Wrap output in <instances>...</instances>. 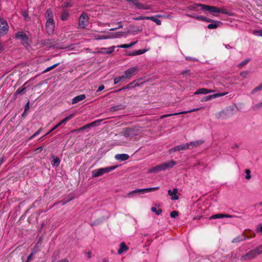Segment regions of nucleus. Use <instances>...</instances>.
I'll list each match as a JSON object with an SVG mask.
<instances>
[{
    "mask_svg": "<svg viewBox=\"0 0 262 262\" xmlns=\"http://www.w3.org/2000/svg\"><path fill=\"white\" fill-rule=\"evenodd\" d=\"M142 127L134 126L125 128L121 135L129 140L137 141L142 137Z\"/></svg>",
    "mask_w": 262,
    "mask_h": 262,
    "instance_id": "1",
    "label": "nucleus"
},
{
    "mask_svg": "<svg viewBox=\"0 0 262 262\" xmlns=\"http://www.w3.org/2000/svg\"><path fill=\"white\" fill-rule=\"evenodd\" d=\"M45 17L47 19L46 29L48 34H52L55 30V23L53 19V14L51 9L47 10L45 13Z\"/></svg>",
    "mask_w": 262,
    "mask_h": 262,
    "instance_id": "2",
    "label": "nucleus"
},
{
    "mask_svg": "<svg viewBox=\"0 0 262 262\" xmlns=\"http://www.w3.org/2000/svg\"><path fill=\"white\" fill-rule=\"evenodd\" d=\"M17 40L25 48H28L32 43V37L30 32L23 31L17 32Z\"/></svg>",
    "mask_w": 262,
    "mask_h": 262,
    "instance_id": "3",
    "label": "nucleus"
},
{
    "mask_svg": "<svg viewBox=\"0 0 262 262\" xmlns=\"http://www.w3.org/2000/svg\"><path fill=\"white\" fill-rule=\"evenodd\" d=\"M117 166H112L110 167H106L104 168H101L97 169H95L92 172V176L93 177H98L103 175L105 173L113 171L117 168Z\"/></svg>",
    "mask_w": 262,
    "mask_h": 262,
    "instance_id": "4",
    "label": "nucleus"
},
{
    "mask_svg": "<svg viewBox=\"0 0 262 262\" xmlns=\"http://www.w3.org/2000/svg\"><path fill=\"white\" fill-rule=\"evenodd\" d=\"M89 18L88 14L83 12L79 18L78 28L80 29H85L89 25Z\"/></svg>",
    "mask_w": 262,
    "mask_h": 262,
    "instance_id": "5",
    "label": "nucleus"
},
{
    "mask_svg": "<svg viewBox=\"0 0 262 262\" xmlns=\"http://www.w3.org/2000/svg\"><path fill=\"white\" fill-rule=\"evenodd\" d=\"M128 3H132L139 10H150L151 6L146 4L140 3L138 0H126Z\"/></svg>",
    "mask_w": 262,
    "mask_h": 262,
    "instance_id": "6",
    "label": "nucleus"
},
{
    "mask_svg": "<svg viewBox=\"0 0 262 262\" xmlns=\"http://www.w3.org/2000/svg\"><path fill=\"white\" fill-rule=\"evenodd\" d=\"M258 255V254L255 250V249H253L249 251H248L246 254L243 255L241 257V261H245V260H249L251 259L255 258Z\"/></svg>",
    "mask_w": 262,
    "mask_h": 262,
    "instance_id": "7",
    "label": "nucleus"
},
{
    "mask_svg": "<svg viewBox=\"0 0 262 262\" xmlns=\"http://www.w3.org/2000/svg\"><path fill=\"white\" fill-rule=\"evenodd\" d=\"M9 29V26L7 21L0 18V37L6 35Z\"/></svg>",
    "mask_w": 262,
    "mask_h": 262,
    "instance_id": "8",
    "label": "nucleus"
},
{
    "mask_svg": "<svg viewBox=\"0 0 262 262\" xmlns=\"http://www.w3.org/2000/svg\"><path fill=\"white\" fill-rule=\"evenodd\" d=\"M159 189V187H151V188H143V189H136L135 190H133L129 193H128V195H130L131 194L137 193H146L152 191H155Z\"/></svg>",
    "mask_w": 262,
    "mask_h": 262,
    "instance_id": "9",
    "label": "nucleus"
},
{
    "mask_svg": "<svg viewBox=\"0 0 262 262\" xmlns=\"http://www.w3.org/2000/svg\"><path fill=\"white\" fill-rule=\"evenodd\" d=\"M200 109H201V108H193L192 110H190L187 111H183V112H181L179 113H173V114H168L163 115L160 116V119H163L164 118L169 117H170L172 116H176V115H181V114H185L198 111L200 110Z\"/></svg>",
    "mask_w": 262,
    "mask_h": 262,
    "instance_id": "10",
    "label": "nucleus"
},
{
    "mask_svg": "<svg viewBox=\"0 0 262 262\" xmlns=\"http://www.w3.org/2000/svg\"><path fill=\"white\" fill-rule=\"evenodd\" d=\"M73 116L74 115L73 114H71V115L66 117L62 120H61L58 124H57L55 126H54L46 135L49 134L50 133L52 132L55 129H56L57 127H58L60 125H61L63 124H66L69 120H70L71 119H72L73 118Z\"/></svg>",
    "mask_w": 262,
    "mask_h": 262,
    "instance_id": "11",
    "label": "nucleus"
},
{
    "mask_svg": "<svg viewBox=\"0 0 262 262\" xmlns=\"http://www.w3.org/2000/svg\"><path fill=\"white\" fill-rule=\"evenodd\" d=\"M227 94H228V92H224V93H218L214 94L213 95H208V96H206L203 97L201 99V101H202V102L207 101L211 99H214L217 97L224 96Z\"/></svg>",
    "mask_w": 262,
    "mask_h": 262,
    "instance_id": "12",
    "label": "nucleus"
},
{
    "mask_svg": "<svg viewBox=\"0 0 262 262\" xmlns=\"http://www.w3.org/2000/svg\"><path fill=\"white\" fill-rule=\"evenodd\" d=\"M138 71V68L136 67H134L129 68L128 69L126 70L125 71L124 76L125 78H130Z\"/></svg>",
    "mask_w": 262,
    "mask_h": 262,
    "instance_id": "13",
    "label": "nucleus"
},
{
    "mask_svg": "<svg viewBox=\"0 0 262 262\" xmlns=\"http://www.w3.org/2000/svg\"><path fill=\"white\" fill-rule=\"evenodd\" d=\"M189 149V145L186 144H181L179 145H177L171 148L169 150V151L170 152H175L180 151L181 150H186Z\"/></svg>",
    "mask_w": 262,
    "mask_h": 262,
    "instance_id": "14",
    "label": "nucleus"
},
{
    "mask_svg": "<svg viewBox=\"0 0 262 262\" xmlns=\"http://www.w3.org/2000/svg\"><path fill=\"white\" fill-rule=\"evenodd\" d=\"M177 164V162L173 160H170L168 162L162 163L163 167L164 170H166L168 168L173 167L175 165Z\"/></svg>",
    "mask_w": 262,
    "mask_h": 262,
    "instance_id": "15",
    "label": "nucleus"
},
{
    "mask_svg": "<svg viewBox=\"0 0 262 262\" xmlns=\"http://www.w3.org/2000/svg\"><path fill=\"white\" fill-rule=\"evenodd\" d=\"M137 85H139V83H138L137 80H134L132 81V82L129 83V84H127L124 87L121 88V89H119L118 90L115 91V92H118L127 89H131L134 86H136Z\"/></svg>",
    "mask_w": 262,
    "mask_h": 262,
    "instance_id": "16",
    "label": "nucleus"
},
{
    "mask_svg": "<svg viewBox=\"0 0 262 262\" xmlns=\"http://www.w3.org/2000/svg\"><path fill=\"white\" fill-rule=\"evenodd\" d=\"M162 170H164L162 163L150 168L148 171V173L158 172Z\"/></svg>",
    "mask_w": 262,
    "mask_h": 262,
    "instance_id": "17",
    "label": "nucleus"
},
{
    "mask_svg": "<svg viewBox=\"0 0 262 262\" xmlns=\"http://www.w3.org/2000/svg\"><path fill=\"white\" fill-rule=\"evenodd\" d=\"M233 217V215H229V214H222V213H218L214 215H212L210 216V219H221L224 217H227V218H232Z\"/></svg>",
    "mask_w": 262,
    "mask_h": 262,
    "instance_id": "18",
    "label": "nucleus"
},
{
    "mask_svg": "<svg viewBox=\"0 0 262 262\" xmlns=\"http://www.w3.org/2000/svg\"><path fill=\"white\" fill-rule=\"evenodd\" d=\"M178 190L177 188L173 189L172 190H169L168 191V195L171 196V200H177L179 199L178 195L177 194Z\"/></svg>",
    "mask_w": 262,
    "mask_h": 262,
    "instance_id": "19",
    "label": "nucleus"
},
{
    "mask_svg": "<svg viewBox=\"0 0 262 262\" xmlns=\"http://www.w3.org/2000/svg\"><path fill=\"white\" fill-rule=\"evenodd\" d=\"M204 143L203 140H196L194 141H192L189 143H187V145H189V149H191L193 147H197Z\"/></svg>",
    "mask_w": 262,
    "mask_h": 262,
    "instance_id": "20",
    "label": "nucleus"
},
{
    "mask_svg": "<svg viewBox=\"0 0 262 262\" xmlns=\"http://www.w3.org/2000/svg\"><path fill=\"white\" fill-rule=\"evenodd\" d=\"M119 249L118 250V253L121 254L124 252H126L128 250V247L125 245L124 242L120 243L119 245Z\"/></svg>",
    "mask_w": 262,
    "mask_h": 262,
    "instance_id": "21",
    "label": "nucleus"
},
{
    "mask_svg": "<svg viewBox=\"0 0 262 262\" xmlns=\"http://www.w3.org/2000/svg\"><path fill=\"white\" fill-rule=\"evenodd\" d=\"M129 157V156L125 154H117L115 156V159L121 161L127 160L128 159Z\"/></svg>",
    "mask_w": 262,
    "mask_h": 262,
    "instance_id": "22",
    "label": "nucleus"
},
{
    "mask_svg": "<svg viewBox=\"0 0 262 262\" xmlns=\"http://www.w3.org/2000/svg\"><path fill=\"white\" fill-rule=\"evenodd\" d=\"M213 90H208L206 88H201L198 89L195 93V94H207L213 92Z\"/></svg>",
    "mask_w": 262,
    "mask_h": 262,
    "instance_id": "23",
    "label": "nucleus"
},
{
    "mask_svg": "<svg viewBox=\"0 0 262 262\" xmlns=\"http://www.w3.org/2000/svg\"><path fill=\"white\" fill-rule=\"evenodd\" d=\"M85 95L84 94H81L75 97L72 99V104H75L79 102L80 101L84 100L85 98Z\"/></svg>",
    "mask_w": 262,
    "mask_h": 262,
    "instance_id": "24",
    "label": "nucleus"
},
{
    "mask_svg": "<svg viewBox=\"0 0 262 262\" xmlns=\"http://www.w3.org/2000/svg\"><path fill=\"white\" fill-rule=\"evenodd\" d=\"M222 23L220 21L214 20L211 24H209L207 26V28L209 29H214L217 28L219 25H221Z\"/></svg>",
    "mask_w": 262,
    "mask_h": 262,
    "instance_id": "25",
    "label": "nucleus"
},
{
    "mask_svg": "<svg viewBox=\"0 0 262 262\" xmlns=\"http://www.w3.org/2000/svg\"><path fill=\"white\" fill-rule=\"evenodd\" d=\"M52 165L53 167H57L60 163V159L57 156H52Z\"/></svg>",
    "mask_w": 262,
    "mask_h": 262,
    "instance_id": "26",
    "label": "nucleus"
},
{
    "mask_svg": "<svg viewBox=\"0 0 262 262\" xmlns=\"http://www.w3.org/2000/svg\"><path fill=\"white\" fill-rule=\"evenodd\" d=\"M147 50L146 49H140L136 51H135L130 53H129L128 55L130 56H136L139 55H141L142 54H144L145 53Z\"/></svg>",
    "mask_w": 262,
    "mask_h": 262,
    "instance_id": "27",
    "label": "nucleus"
},
{
    "mask_svg": "<svg viewBox=\"0 0 262 262\" xmlns=\"http://www.w3.org/2000/svg\"><path fill=\"white\" fill-rule=\"evenodd\" d=\"M124 108H125V107L122 104H119L117 105L111 106L110 108V112H113L117 111L119 110H123Z\"/></svg>",
    "mask_w": 262,
    "mask_h": 262,
    "instance_id": "28",
    "label": "nucleus"
},
{
    "mask_svg": "<svg viewBox=\"0 0 262 262\" xmlns=\"http://www.w3.org/2000/svg\"><path fill=\"white\" fill-rule=\"evenodd\" d=\"M70 17V14L69 12L67 11L63 10L61 15L60 16V18L62 20H67L69 17Z\"/></svg>",
    "mask_w": 262,
    "mask_h": 262,
    "instance_id": "29",
    "label": "nucleus"
},
{
    "mask_svg": "<svg viewBox=\"0 0 262 262\" xmlns=\"http://www.w3.org/2000/svg\"><path fill=\"white\" fill-rule=\"evenodd\" d=\"M74 199V197L73 195H69L68 196L67 200H63L61 201H59L58 203H60L62 205H64L66 204L67 203L69 202L70 201L73 200Z\"/></svg>",
    "mask_w": 262,
    "mask_h": 262,
    "instance_id": "30",
    "label": "nucleus"
},
{
    "mask_svg": "<svg viewBox=\"0 0 262 262\" xmlns=\"http://www.w3.org/2000/svg\"><path fill=\"white\" fill-rule=\"evenodd\" d=\"M148 20H151L155 22L157 25H161V21L157 18L156 16H149Z\"/></svg>",
    "mask_w": 262,
    "mask_h": 262,
    "instance_id": "31",
    "label": "nucleus"
},
{
    "mask_svg": "<svg viewBox=\"0 0 262 262\" xmlns=\"http://www.w3.org/2000/svg\"><path fill=\"white\" fill-rule=\"evenodd\" d=\"M245 239V236L243 234L242 236H238L236 237L233 238L232 241V243H237L240 241H242Z\"/></svg>",
    "mask_w": 262,
    "mask_h": 262,
    "instance_id": "32",
    "label": "nucleus"
},
{
    "mask_svg": "<svg viewBox=\"0 0 262 262\" xmlns=\"http://www.w3.org/2000/svg\"><path fill=\"white\" fill-rule=\"evenodd\" d=\"M137 42V41H136L135 42L130 43L129 44H123V45H120L119 46H118V47L120 48H129L133 47L135 44H136Z\"/></svg>",
    "mask_w": 262,
    "mask_h": 262,
    "instance_id": "33",
    "label": "nucleus"
},
{
    "mask_svg": "<svg viewBox=\"0 0 262 262\" xmlns=\"http://www.w3.org/2000/svg\"><path fill=\"white\" fill-rule=\"evenodd\" d=\"M115 48V46H112L108 48H102L101 49V50H106V52H105L106 53V54H111L112 52H113L114 51Z\"/></svg>",
    "mask_w": 262,
    "mask_h": 262,
    "instance_id": "34",
    "label": "nucleus"
},
{
    "mask_svg": "<svg viewBox=\"0 0 262 262\" xmlns=\"http://www.w3.org/2000/svg\"><path fill=\"white\" fill-rule=\"evenodd\" d=\"M124 79H125V78L124 75L120 76L119 77L115 78L114 79V84H117L119 82L123 80Z\"/></svg>",
    "mask_w": 262,
    "mask_h": 262,
    "instance_id": "35",
    "label": "nucleus"
},
{
    "mask_svg": "<svg viewBox=\"0 0 262 262\" xmlns=\"http://www.w3.org/2000/svg\"><path fill=\"white\" fill-rule=\"evenodd\" d=\"M189 16L190 17L194 18L198 20L204 21H205L206 17L202 16V15H194L193 16V15H189Z\"/></svg>",
    "mask_w": 262,
    "mask_h": 262,
    "instance_id": "36",
    "label": "nucleus"
},
{
    "mask_svg": "<svg viewBox=\"0 0 262 262\" xmlns=\"http://www.w3.org/2000/svg\"><path fill=\"white\" fill-rule=\"evenodd\" d=\"M21 14L23 16V17H24V19H25V20L26 21H29L30 20V18L29 16V14H28L27 11H26L25 10V11H23L21 12Z\"/></svg>",
    "mask_w": 262,
    "mask_h": 262,
    "instance_id": "37",
    "label": "nucleus"
},
{
    "mask_svg": "<svg viewBox=\"0 0 262 262\" xmlns=\"http://www.w3.org/2000/svg\"><path fill=\"white\" fill-rule=\"evenodd\" d=\"M200 5H202V4H193L191 5H190L188 7V9L190 10H194L198 9L199 7H200Z\"/></svg>",
    "mask_w": 262,
    "mask_h": 262,
    "instance_id": "38",
    "label": "nucleus"
},
{
    "mask_svg": "<svg viewBox=\"0 0 262 262\" xmlns=\"http://www.w3.org/2000/svg\"><path fill=\"white\" fill-rule=\"evenodd\" d=\"M102 121H103V119H98V120H97L91 123H89L90 125V127H92L98 126V125H99L100 123H101Z\"/></svg>",
    "mask_w": 262,
    "mask_h": 262,
    "instance_id": "39",
    "label": "nucleus"
},
{
    "mask_svg": "<svg viewBox=\"0 0 262 262\" xmlns=\"http://www.w3.org/2000/svg\"><path fill=\"white\" fill-rule=\"evenodd\" d=\"M200 7H201V10H205L210 12V11L211 9L212 6H209V5H206L204 4H202V5H200Z\"/></svg>",
    "mask_w": 262,
    "mask_h": 262,
    "instance_id": "40",
    "label": "nucleus"
},
{
    "mask_svg": "<svg viewBox=\"0 0 262 262\" xmlns=\"http://www.w3.org/2000/svg\"><path fill=\"white\" fill-rule=\"evenodd\" d=\"M262 90V82L258 85L256 86L251 92V94H253L258 91Z\"/></svg>",
    "mask_w": 262,
    "mask_h": 262,
    "instance_id": "41",
    "label": "nucleus"
},
{
    "mask_svg": "<svg viewBox=\"0 0 262 262\" xmlns=\"http://www.w3.org/2000/svg\"><path fill=\"white\" fill-rule=\"evenodd\" d=\"M151 210L152 212H155L156 214L160 215L162 212V210L160 208L157 209L156 207H152L151 208Z\"/></svg>",
    "mask_w": 262,
    "mask_h": 262,
    "instance_id": "42",
    "label": "nucleus"
},
{
    "mask_svg": "<svg viewBox=\"0 0 262 262\" xmlns=\"http://www.w3.org/2000/svg\"><path fill=\"white\" fill-rule=\"evenodd\" d=\"M29 101H28V102L27 103V104H26L25 106V111L24 112V113L21 114V116L23 117H25L27 116V113H26V112L27 111V110L29 109Z\"/></svg>",
    "mask_w": 262,
    "mask_h": 262,
    "instance_id": "43",
    "label": "nucleus"
},
{
    "mask_svg": "<svg viewBox=\"0 0 262 262\" xmlns=\"http://www.w3.org/2000/svg\"><path fill=\"white\" fill-rule=\"evenodd\" d=\"M210 13L212 14L219 13V8L215 6H212Z\"/></svg>",
    "mask_w": 262,
    "mask_h": 262,
    "instance_id": "44",
    "label": "nucleus"
},
{
    "mask_svg": "<svg viewBox=\"0 0 262 262\" xmlns=\"http://www.w3.org/2000/svg\"><path fill=\"white\" fill-rule=\"evenodd\" d=\"M60 64V63H55L49 67H48L46 70H45L44 71H43V73H46V72H47L52 69H53L54 68H55V67H56L57 66H58L59 64Z\"/></svg>",
    "mask_w": 262,
    "mask_h": 262,
    "instance_id": "45",
    "label": "nucleus"
},
{
    "mask_svg": "<svg viewBox=\"0 0 262 262\" xmlns=\"http://www.w3.org/2000/svg\"><path fill=\"white\" fill-rule=\"evenodd\" d=\"M149 16H139L137 17L133 18L134 20H148Z\"/></svg>",
    "mask_w": 262,
    "mask_h": 262,
    "instance_id": "46",
    "label": "nucleus"
},
{
    "mask_svg": "<svg viewBox=\"0 0 262 262\" xmlns=\"http://www.w3.org/2000/svg\"><path fill=\"white\" fill-rule=\"evenodd\" d=\"M253 33L255 35L262 37V29L254 30Z\"/></svg>",
    "mask_w": 262,
    "mask_h": 262,
    "instance_id": "47",
    "label": "nucleus"
},
{
    "mask_svg": "<svg viewBox=\"0 0 262 262\" xmlns=\"http://www.w3.org/2000/svg\"><path fill=\"white\" fill-rule=\"evenodd\" d=\"M258 255L262 254V244L255 248Z\"/></svg>",
    "mask_w": 262,
    "mask_h": 262,
    "instance_id": "48",
    "label": "nucleus"
},
{
    "mask_svg": "<svg viewBox=\"0 0 262 262\" xmlns=\"http://www.w3.org/2000/svg\"><path fill=\"white\" fill-rule=\"evenodd\" d=\"M170 215L172 218H175L179 215V213L177 211L174 210L170 212Z\"/></svg>",
    "mask_w": 262,
    "mask_h": 262,
    "instance_id": "49",
    "label": "nucleus"
},
{
    "mask_svg": "<svg viewBox=\"0 0 262 262\" xmlns=\"http://www.w3.org/2000/svg\"><path fill=\"white\" fill-rule=\"evenodd\" d=\"M35 253V252H34V251L31 252V253L27 257L26 262H30L31 261L33 257L34 256Z\"/></svg>",
    "mask_w": 262,
    "mask_h": 262,
    "instance_id": "50",
    "label": "nucleus"
},
{
    "mask_svg": "<svg viewBox=\"0 0 262 262\" xmlns=\"http://www.w3.org/2000/svg\"><path fill=\"white\" fill-rule=\"evenodd\" d=\"M74 3L72 1L67 2L64 3V7L67 8L72 7Z\"/></svg>",
    "mask_w": 262,
    "mask_h": 262,
    "instance_id": "51",
    "label": "nucleus"
},
{
    "mask_svg": "<svg viewBox=\"0 0 262 262\" xmlns=\"http://www.w3.org/2000/svg\"><path fill=\"white\" fill-rule=\"evenodd\" d=\"M250 170L249 169H246L245 173L246 174L245 178L247 180H249L251 178Z\"/></svg>",
    "mask_w": 262,
    "mask_h": 262,
    "instance_id": "52",
    "label": "nucleus"
},
{
    "mask_svg": "<svg viewBox=\"0 0 262 262\" xmlns=\"http://www.w3.org/2000/svg\"><path fill=\"white\" fill-rule=\"evenodd\" d=\"M118 24L119 25L118 27H115V28H111V29H110V31H114V30H117L118 29L122 28L123 27V25H122V23H121V21L119 22L118 23Z\"/></svg>",
    "mask_w": 262,
    "mask_h": 262,
    "instance_id": "53",
    "label": "nucleus"
},
{
    "mask_svg": "<svg viewBox=\"0 0 262 262\" xmlns=\"http://www.w3.org/2000/svg\"><path fill=\"white\" fill-rule=\"evenodd\" d=\"M91 128V127H90V124H86V125L82 126L81 127L79 128L78 130H83L86 129L87 128Z\"/></svg>",
    "mask_w": 262,
    "mask_h": 262,
    "instance_id": "54",
    "label": "nucleus"
},
{
    "mask_svg": "<svg viewBox=\"0 0 262 262\" xmlns=\"http://www.w3.org/2000/svg\"><path fill=\"white\" fill-rule=\"evenodd\" d=\"M41 129L40 128L37 131H36L30 138V139H33V138L35 137L36 136H37V135H38L40 132H41Z\"/></svg>",
    "mask_w": 262,
    "mask_h": 262,
    "instance_id": "55",
    "label": "nucleus"
},
{
    "mask_svg": "<svg viewBox=\"0 0 262 262\" xmlns=\"http://www.w3.org/2000/svg\"><path fill=\"white\" fill-rule=\"evenodd\" d=\"M219 13H221L222 14H228V12L227 10L226 9H220L219 8Z\"/></svg>",
    "mask_w": 262,
    "mask_h": 262,
    "instance_id": "56",
    "label": "nucleus"
},
{
    "mask_svg": "<svg viewBox=\"0 0 262 262\" xmlns=\"http://www.w3.org/2000/svg\"><path fill=\"white\" fill-rule=\"evenodd\" d=\"M257 232L262 233V224H259L256 230Z\"/></svg>",
    "mask_w": 262,
    "mask_h": 262,
    "instance_id": "57",
    "label": "nucleus"
},
{
    "mask_svg": "<svg viewBox=\"0 0 262 262\" xmlns=\"http://www.w3.org/2000/svg\"><path fill=\"white\" fill-rule=\"evenodd\" d=\"M126 33L124 32H119L118 33H116V36H115L114 37H120L121 36H123L125 34H126Z\"/></svg>",
    "mask_w": 262,
    "mask_h": 262,
    "instance_id": "58",
    "label": "nucleus"
},
{
    "mask_svg": "<svg viewBox=\"0 0 262 262\" xmlns=\"http://www.w3.org/2000/svg\"><path fill=\"white\" fill-rule=\"evenodd\" d=\"M111 38L110 36H104V35H98V39H105Z\"/></svg>",
    "mask_w": 262,
    "mask_h": 262,
    "instance_id": "59",
    "label": "nucleus"
},
{
    "mask_svg": "<svg viewBox=\"0 0 262 262\" xmlns=\"http://www.w3.org/2000/svg\"><path fill=\"white\" fill-rule=\"evenodd\" d=\"M249 61V59H246V60H245L244 61H243V62H242L240 64H239V66H245L247 63H248V62Z\"/></svg>",
    "mask_w": 262,
    "mask_h": 262,
    "instance_id": "60",
    "label": "nucleus"
},
{
    "mask_svg": "<svg viewBox=\"0 0 262 262\" xmlns=\"http://www.w3.org/2000/svg\"><path fill=\"white\" fill-rule=\"evenodd\" d=\"M249 74V72L248 71H244L241 73L240 75L243 77H246V76Z\"/></svg>",
    "mask_w": 262,
    "mask_h": 262,
    "instance_id": "61",
    "label": "nucleus"
},
{
    "mask_svg": "<svg viewBox=\"0 0 262 262\" xmlns=\"http://www.w3.org/2000/svg\"><path fill=\"white\" fill-rule=\"evenodd\" d=\"M25 90H26L25 88H19V89H17V94H23L24 92V91H25Z\"/></svg>",
    "mask_w": 262,
    "mask_h": 262,
    "instance_id": "62",
    "label": "nucleus"
},
{
    "mask_svg": "<svg viewBox=\"0 0 262 262\" xmlns=\"http://www.w3.org/2000/svg\"><path fill=\"white\" fill-rule=\"evenodd\" d=\"M259 108H260V107H259V106L258 104H255V105H254L252 106V109L253 110H258V109H259Z\"/></svg>",
    "mask_w": 262,
    "mask_h": 262,
    "instance_id": "63",
    "label": "nucleus"
},
{
    "mask_svg": "<svg viewBox=\"0 0 262 262\" xmlns=\"http://www.w3.org/2000/svg\"><path fill=\"white\" fill-rule=\"evenodd\" d=\"M104 89V86L103 85H101L99 86L98 89L97 90V92H100L102 91Z\"/></svg>",
    "mask_w": 262,
    "mask_h": 262,
    "instance_id": "64",
    "label": "nucleus"
}]
</instances>
